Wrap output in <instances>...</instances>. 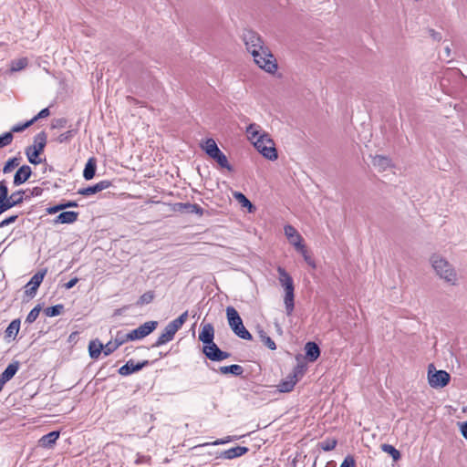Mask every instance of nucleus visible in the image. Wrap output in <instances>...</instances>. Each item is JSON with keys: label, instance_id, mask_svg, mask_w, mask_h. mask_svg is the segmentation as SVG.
I'll return each instance as SVG.
<instances>
[{"label": "nucleus", "instance_id": "nucleus-18", "mask_svg": "<svg viewBox=\"0 0 467 467\" xmlns=\"http://www.w3.org/2000/svg\"><path fill=\"white\" fill-rule=\"evenodd\" d=\"M78 215H79L78 212H74V211L61 212L54 219L53 222H54L55 224H58V223H61V224H64V223L70 224V223H75L78 220Z\"/></svg>", "mask_w": 467, "mask_h": 467}, {"label": "nucleus", "instance_id": "nucleus-58", "mask_svg": "<svg viewBox=\"0 0 467 467\" xmlns=\"http://www.w3.org/2000/svg\"><path fill=\"white\" fill-rule=\"evenodd\" d=\"M238 437L237 436H227L225 437L224 439H219V440H216L215 441H213L212 444L213 445H219V444H224V443H227V442H230L232 441H235L237 440Z\"/></svg>", "mask_w": 467, "mask_h": 467}, {"label": "nucleus", "instance_id": "nucleus-19", "mask_svg": "<svg viewBox=\"0 0 467 467\" xmlns=\"http://www.w3.org/2000/svg\"><path fill=\"white\" fill-rule=\"evenodd\" d=\"M249 451V448L244 446H236L222 451L219 458L232 460L240 457Z\"/></svg>", "mask_w": 467, "mask_h": 467}, {"label": "nucleus", "instance_id": "nucleus-42", "mask_svg": "<svg viewBox=\"0 0 467 467\" xmlns=\"http://www.w3.org/2000/svg\"><path fill=\"white\" fill-rule=\"evenodd\" d=\"M114 341L116 342V346L119 347V346L123 345L124 343H126L128 341H132V340L130 336V332L125 333L124 331L119 330L116 333Z\"/></svg>", "mask_w": 467, "mask_h": 467}, {"label": "nucleus", "instance_id": "nucleus-44", "mask_svg": "<svg viewBox=\"0 0 467 467\" xmlns=\"http://www.w3.org/2000/svg\"><path fill=\"white\" fill-rule=\"evenodd\" d=\"M337 441L336 439H327L318 443L319 447L325 451H330L336 448Z\"/></svg>", "mask_w": 467, "mask_h": 467}, {"label": "nucleus", "instance_id": "nucleus-56", "mask_svg": "<svg viewBox=\"0 0 467 467\" xmlns=\"http://www.w3.org/2000/svg\"><path fill=\"white\" fill-rule=\"evenodd\" d=\"M355 465L356 462L354 457L352 455H348L340 464V467H355Z\"/></svg>", "mask_w": 467, "mask_h": 467}, {"label": "nucleus", "instance_id": "nucleus-61", "mask_svg": "<svg viewBox=\"0 0 467 467\" xmlns=\"http://www.w3.org/2000/svg\"><path fill=\"white\" fill-rule=\"evenodd\" d=\"M461 433L467 440V421L461 424Z\"/></svg>", "mask_w": 467, "mask_h": 467}, {"label": "nucleus", "instance_id": "nucleus-38", "mask_svg": "<svg viewBox=\"0 0 467 467\" xmlns=\"http://www.w3.org/2000/svg\"><path fill=\"white\" fill-rule=\"evenodd\" d=\"M296 360L298 361V363L296 364V366L293 369V373L290 375L292 377V379H296L299 377H302L306 369V365L303 362H300V356H296Z\"/></svg>", "mask_w": 467, "mask_h": 467}, {"label": "nucleus", "instance_id": "nucleus-62", "mask_svg": "<svg viewBox=\"0 0 467 467\" xmlns=\"http://www.w3.org/2000/svg\"><path fill=\"white\" fill-rule=\"evenodd\" d=\"M430 33H431V36L435 39V40H441V36L440 33H437L435 32L433 29H431L430 30Z\"/></svg>", "mask_w": 467, "mask_h": 467}, {"label": "nucleus", "instance_id": "nucleus-52", "mask_svg": "<svg viewBox=\"0 0 467 467\" xmlns=\"http://www.w3.org/2000/svg\"><path fill=\"white\" fill-rule=\"evenodd\" d=\"M13 207L15 206L13 205V202H11L10 198H7L5 200H0V214Z\"/></svg>", "mask_w": 467, "mask_h": 467}, {"label": "nucleus", "instance_id": "nucleus-57", "mask_svg": "<svg viewBox=\"0 0 467 467\" xmlns=\"http://www.w3.org/2000/svg\"><path fill=\"white\" fill-rule=\"evenodd\" d=\"M17 218H18V215H16V214L11 215V216L5 218L2 222H0V228H3L5 226H7V225L15 223Z\"/></svg>", "mask_w": 467, "mask_h": 467}, {"label": "nucleus", "instance_id": "nucleus-34", "mask_svg": "<svg viewBox=\"0 0 467 467\" xmlns=\"http://www.w3.org/2000/svg\"><path fill=\"white\" fill-rule=\"evenodd\" d=\"M21 161V157H13L10 158L3 167V173L7 174L14 171L16 167L19 166Z\"/></svg>", "mask_w": 467, "mask_h": 467}, {"label": "nucleus", "instance_id": "nucleus-27", "mask_svg": "<svg viewBox=\"0 0 467 467\" xmlns=\"http://www.w3.org/2000/svg\"><path fill=\"white\" fill-rule=\"evenodd\" d=\"M103 344L99 340H91L88 344V353L92 359H96L103 352Z\"/></svg>", "mask_w": 467, "mask_h": 467}, {"label": "nucleus", "instance_id": "nucleus-22", "mask_svg": "<svg viewBox=\"0 0 467 467\" xmlns=\"http://www.w3.org/2000/svg\"><path fill=\"white\" fill-rule=\"evenodd\" d=\"M47 136L45 131H40L34 137V144L27 148H32L33 150L39 151L42 153L47 145Z\"/></svg>", "mask_w": 467, "mask_h": 467}, {"label": "nucleus", "instance_id": "nucleus-30", "mask_svg": "<svg viewBox=\"0 0 467 467\" xmlns=\"http://www.w3.org/2000/svg\"><path fill=\"white\" fill-rule=\"evenodd\" d=\"M20 324H21V321L19 318H16V319H14L13 321H11V323L9 324V326L6 327V329L5 331V338H10V337L16 338V337L17 336L19 329H20Z\"/></svg>", "mask_w": 467, "mask_h": 467}, {"label": "nucleus", "instance_id": "nucleus-9", "mask_svg": "<svg viewBox=\"0 0 467 467\" xmlns=\"http://www.w3.org/2000/svg\"><path fill=\"white\" fill-rule=\"evenodd\" d=\"M158 327V322L151 320L140 325L139 327L130 331L131 340L142 339L152 333Z\"/></svg>", "mask_w": 467, "mask_h": 467}, {"label": "nucleus", "instance_id": "nucleus-50", "mask_svg": "<svg viewBox=\"0 0 467 467\" xmlns=\"http://www.w3.org/2000/svg\"><path fill=\"white\" fill-rule=\"evenodd\" d=\"M31 125H33V121L31 119H29V120L26 121L25 123H19V124L13 126L9 132H11L12 134L15 132L16 133L22 132L26 129L29 128Z\"/></svg>", "mask_w": 467, "mask_h": 467}, {"label": "nucleus", "instance_id": "nucleus-2", "mask_svg": "<svg viewBox=\"0 0 467 467\" xmlns=\"http://www.w3.org/2000/svg\"><path fill=\"white\" fill-rule=\"evenodd\" d=\"M188 318V311H184L174 320L171 321L163 329L161 334L159 336L157 340L152 344L151 348L161 347L170 341H171L176 332L183 326Z\"/></svg>", "mask_w": 467, "mask_h": 467}, {"label": "nucleus", "instance_id": "nucleus-33", "mask_svg": "<svg viewBox=\"0 0 467 467\" xmlns=\"http://www.w3.org/2000/svg\"><path fill=\"white\" fill-rule=\"evenodd\" d=\"M28 65V59L26 57H21L11 61L10 71L17 72L26 68Z\"/></svg>", "mask_w": 467, "mask_h": 467}, {"label": "nucleus", "instance_id": "nucleus-6", "mask_svg": "<svg viewBox=\"0 0 467 467\" xmlns=\"http://www.w3.org/2000/svg\"><path fill=\"white\" fill-rule=\"evenodd\" d=\"M254 145L265 159L269 161H275L278 158L275 142L267 133H262L255 140H254Z\"/></svg>", "mask_w": 467, "mask_h": 467}, {"label": "nucleus", "instance_id": "nucleus-24", "mask_svg": "<svg viewBox=\"0 0 467 467\" xmlns=\"http://www.w3.org/2000/svg\"><path fill=\"white\" fill-rule=\"evenodd\" d=\"M97 171V161L94 157H91L88 160L85 164V168L83 171V177L86 181H89L94 178Z\"/></svg>", "mask_w": 467, "mask_h": 467}, {"label": "nucleus", "instance_id": "nucleus-35", "mask_svg": "<svg viewBox=\"0 0 467 467\" xmlns=\"http://www.w3.org/2000/svg\"><path fill=\"white\" fill-rule=\"evenodd\" d=\"M25 153L27 157L28 161L31 164L37 165L41 163L43 161L39 158V155L41 154L39 151L33 150L32 148H26Z\"/></svg>", "mask_w": 467, "mask_h": 467}, {"label": "nucleus", "instance_id": "nucleus-48", "mask_svg": "<svg viewBox=\"0 0 467 467\" xmlns=\"http://www.w3.org/2000/svg\"><path fill=\"white\" fill-rule=\"evenodd\" d=\"M258 128H259V126H257L255 124H250L247 127L246 132H247L248 138L250 140H255L261 135V134H259Z\"/></svg>", "mask_w": 467, "mask_h": 467}, {"label": "nucleus", "instance_id": "nucleus-49", "mask_svg": "<svg viewBox=\"0 0 467 467\" xmlns=\"http://www.w3.org/2000/svg\"><path fill=\"white\" fill-rule=\"evenodd\" d=\"M14 136L11 132H5L0 135V148H4L12 143Z\"/></svg>", "mask_w": 467, "mask_h": 467}, {"label": "nucleus", "instance_id": "nucleus-17", "mask_svg": "<svg viewBox=\"0 0 467 467\" xmlns=\"http://www.w3.org/2000/svg\"><path fill=\"white\" fill-rule=\"evenodd\" d=\"M285 234L289 240V242L296 247V248H302L303 244V238L298 234L296 229L292 225H285Z\"/></svg>", "mask_w": 467, "mask_h": 467}, {"label": "nucleus", "instance_id": "nucleus-59", "mask_svg": "<svg viewBox=\"0 0 467 467\" xmlns=\"http://www.w3.org/2000/svg\"><path fill=\"white\" fill-rule=\"evenodd\" d=\"M29 192H30V196L37 197V196L42 195L44 190H43V188H41L39 186H36L33 189H31Z\"/></svg>", "mask_w": 467, "mask_h": 467}, {"label": "nucleus", "instance_id": "nucleus-1", "mask_svg": "<svg viewBox=\"0 0 467 467\" xmlns=\"http://www.w3.org/2000/svg\"><path fill=\"white\" fill-rule=\"evenodd\" d=\"M277 272L279 275V283L285 289L284 303L285 306V312L287 316H290L295 308L294 281L285 268L278 266Z\"/></svg>", "mask_w": 467, "mask_h": 467}, {"label": "nucleus", "instance_id": "nucleus-53", "mask_svg": "<svg viewBox=\"0 0 467 467\" xmlns=\"http://www.w3.org/2000/svg\"><path fill=\"white\" fill-rule=\"evenodd\" d=\"M67 123V119L65 118L55 119L52 121V129H62L65 128Z\"/></svg>", "mask_w": 467, "mask_h": 467}, {"label": "nucleus", "instance_id": "nucleus-28", "mask_svg": "<svg viewBox=\"0 0 467 467\" xmlns=\"http://www.w3.org/2000/svg\"><path fill=\"white\" fill-rule=\"evenodd\" d=\"M201 148L209 157L215 155V153L220 150L215 140L212 138L207 139L203 143H201Z\"/></svg>", "mask_w": 467, "mask_h": 467}, {"label": "nucleus", "instance_id": "nucleus-47", "mask_svg": "<svg viewBox=\"0 0 467 467\" xmlns=\"http://www.w3.org/2000/svg\"><path fill=\"white\" fill-rule=\"evenodd\" d=\"M41 311L40 305H36L27 315L26 318V323L31 324L36 321L39 313Z\"/></svg>", "mask_w": 467, "mask_h": 467}, {"label": "nucleus", "instance_id": "nucleus-55", "mask_svg": "<svg viewBox=\"0 0 467 467\" xmlns=\"http://www.w3.org/2000/svg\"><path fill=\"white\" fill-rule=\"evenodd\" d=\"M49 115H50L49 109L48 108H45V109H41L34 118H32L31 120L33 121V124H34L38 119L47 118Z\"/></svg>", "mask_w": 467, "mask_h": 467}, {"label": "nucleus", "instance_id": "nucleus-45", "mask_svg": "<svg viewBox=\"0 0 467 467\" xmlns=\"http://www.w3.org/2000/svg\"><path fill=\"white\" fill-rule=\"evenodd\" d=\"M77 133V130H69L62 134H60L57 138V141L58 143H66V142H69L72 138L76 135Z\"/></svg>", "mask_w": 467, "mask_h": 467}, {"label": "nucleus", "instance_id": "nucleus-43", "mask_svg": "<svg viewBox=\"0 0 467 467\" xmlns=\"http://www.w3.org/2000/svg\"><path fill=\"white\" fill-rule=\"evenodd\" d=\"M154 296H155V295H154L153 291H148L140 296V298L137 301V305L138 306L148 305L153 301Z\"/></svg>", "mask_w": 467, "mask_h": 467}, {"label": "nucleus", "instance_id": "nucleus-12", "mask_svg": "<svg viewBox=\"0 0 467 467\" xmlns=\"http://www.w3.org/2000/svg\"><path fill=\"white\" fill-rule=\"evenodd\" d=\"M148 365H150L149 360H143L141 362L135 363L133 359H130L129 361L126 362V364H124L122 367L119 368L118 372L121 376H128L134 372L140 371Z\"/></svg>", "mask_w": 467, "mask_h": 467}, {"label": "nucleus", "instance_id": "nucleus-5", "mask_svg": "<svg viewBox=\"0 0 467 467\" xmlns=\"http://www.w3.org/2000/svg\"><path fill=\"white\" fill-rule=\"evenodd\" d=\"M252 56L254 61L260 68L270 74L276 72L278 68L277 62L268 47L260 51H254V49H253Z\"/></svg>", "mask_w": 467, "mask_h": 467}, {"label": "nucleus", "instance_id": "nucleus-8", "mask_svg": "<svg viewBox=\"0 0 467 467\" xmlns=\"http://www.w3.org/2000/svg\"><path fill=\"white\" fill-rule=\"evenodd\" d=\"M242 38L247 51L250 52L251 55L253 54V49H254V51H260L266 47L260 35L252 29H244L242 34Z\"/></svg>", "mask_w": 467, "mask_h": 467}, {"label": "nucleus", "instance_id": "nucleus-3", "mask_svg": "<svg viewBox=\"0 0 467 467\" xmlns=\"http://www.w3.org/2000/svg\"><path fill=\"white\" fill-rule=\"evenodd\" d=\"M226 317L229 327L238 337L245 340L253 339L252 334L245 328L239 313L234 306H227Z\"/></svg>", "mask_w": 467, "mask_h": 467}, {"label": "nucleus", "instance_id": "nucleus-21", "mask_svg": "<svg viewBox=\"0 0 467 467\" xmlns=\"http://www.w3.org/2000/svg\"><path fill=\"white\" fill-rule=\"evenodd\" d=\"M19 366L20 363L17 360L10 363L0 375V380H2L5 384L9 381L18 371Z\"/></svg>", "mask_w": 467, "mask_h": 467}, {"label": "nucleus", "instance_id": "nucleus-37", "mask_svg": "<svg viewBox=\"0 0 467 467\" xmlns=\"http://www.w3.org/2000/svg\"><path fill=\"white\" fill-rule=\"evenodd\" d=\"M258 336L261 341L271 350L276 349V345L275 341L267 336L266 332L264 329H258Z\"/></svg>", "mask_w": 467, "mask_h": 467}, {"label": "nucleus", "instance_id": "nucleus-25", "mask_svg": "<svg viewBox=\"0 0 467 467\" xmlns=\"http://www.w3.org/2000/svg\"><path fill=\"white\" fill-rule=\"evenodd\" d=\"M214 371H217L221 374H233L234 376H242L244 373V368L237 364H233L229 366H222L218 369L213 368Z\"/></svg>", "mask_w": 467, "mask_h": 467}, {"label": "nucleus", "instance_id": "nucleus-29", "mask_svg": "<svg viewBox=\"0 0 467 467\" xmlns=\"http://www.w3.org/2000/svg\"><path fill=\"white\" fill-rule=\"evenodd\" d=\"M211 158L214 160L221 168L226 169L229 171H233V166L229 163L227 157L221 150H219L215 155H213Z\"/></svg>", "mask_w": 467, "mask_h": 467}, {"label": "nucleus", "instance_id": "nucleus-40", "mask_svg": "<svg viewBox=\"0 0 467 467\" xmlns=\"http://www.w3.org/2000/svg\"><path fill=\"white\" fill-rule=\"evenodd\" d=\"M26 194V191L24 190H18L11 193V195H8V198H10L11 202H13L14 206L20 205L24 202V195Z\"/></svg>", "mask_w": 467, "mask_h": 467}, {"label": "nucleus", "instance_id": "nucleus-4", "mask_svg": "<svg viewBox=\"0 0 467 467\" xmlns=\"http://www.w3.org/2000/svg\"><path fill=\"white\" fill-rule=\"evenodd\" d=\"M436 274L446 282L455 285L456 273L451 265L440 255L433 254L431 258Z\"/></svg>", "mask_w": 467, "mask_h": 467}, {"label": "nucleus", "instance_id": "nucleus-26", "mask_svg": "<svg viewBox=\"0 0 467 467\" xmlns=\"http://www.w3.org/2000/svg\"><path fill=\"white\" fill-rule=\"evenodd\" d=\"M58 437L59 431H50L40 439L39 443L42 447L51 448L56 443Z\"/></svg>", "mask_w": 467, "mask_h": 467}, {"label": "nucleus", "instance_id": "nucleus-10", "mask_svg": "<svg viewBox=\"0 0 467 467\" xmlns=\"http://www.w3.org/2000/svg\"><path fill=\"white\" fill-rule=\"evenodd\" d=\"M202 353L212 361H222L231 357V353L221 350L214 342L203 346Z\"/></svg>", "mask_w": 467, "mask_h": 467}, {"label": "nucleus", "instance_id": "nucleus-41", "mask_svg": "<svg viewBox=\"0 0 467 467\" xmlns=\"http://www.w3.org/2000/svg\"><path fill=\"white\" fill-rule=\"evenodd\" d=\"M63 310H64V305L57 304L56 306L47 307L44 310V313L46 314L47 317H57L58 315H60L63 312Z\"/></svg>", "mask_w": 467, "mask_h": 467}, {"label": "nucleus", "instance_id": "nucleus-63", "mask_svg": "<svg viewBox=\"0 0 467 467\" xmlns=\"http://www.w3.org/2000/svg\"><path fill=\"white\" fill-rule=\"evenodd\" d=\"M31 197H32V196H30V193H29V194H26H26L24 195V201H28V200H30V199H31Z\"/></svg>", "mask_w": 467, "mask_h": 467}, {"label": "nucleus", "instance_id": "nucleus-14", "mask_svg": "<svg viewBox=\"0 0 467 467\" xmlns=\"http://www.w3.org/2000/svg\"><path fill=\"white\" fill-rule=\"evenodd\" d=\"M111 182L108 180L100 181L98 183L88 186L86 188H81L78 191V193L83 196H90L96 194L103 190L108 189L111 186Z\"/></svg>", "mask_w": 467, "mask_h": 467}, {"label": "nucleus", "instance_id": "nucleus-13", "mask_svg": "<svg viewBox=\"0 0 467 467\" xmlns=\"http://www.w3.org/2000/svg\"><path fill=\"white\" fill-rule=\"evenodd\" d=\"M174 212L196 213L200 216L203 215L204 210L197 203L176 202L173 204Z\"/></svg>", "mask_w": 467, "mask_h": 467}, {"label": "nucleus", "instance_id": "nucleus-23", "mask_svg": "<svg viewBox=\"0 0 467 467\" xmlns=\"http://www.w3.org/2000/svg\"><path fill=\"white\" fill-rule=\"evenodd\" d=\"M78 204L76 201H62L57 205L50 206L47 208V213L48 214H55L58 212H65L64 210L67 208L78 207Z\"/></svg>", "mask_w": 467, "mask_h": 467}, {"label": "nucleus", "instance_id": "nucleus-46", "mask_svg": "<svg viewBox=\"0 0 467 467\" xmlns=\"http://www.w3.org/2000/svg\"><path fill=\"white\" fill-rule=\"evenodd\" d=\"M300 254L303 255L304 260L306 263L310 265L311 267L315 268L316 264L313 258L308 254V252L304 244H302V248H296Z\"/></svg>", "mask_w": 467, "mask_h": 467}, {"label": "nucleus", "instance_id": "nucleus-36", "mask_svg": "<svg viewBox=\"0 0 467 467\" xmlns=\"http://www.w3.org/2000/svg\"><path fill=\"white\" fill-rule=\"evenodd\" d=\"M380 448L382 451L389 454L394 462L399 461L401 457L400 451H398L394 446L390 444L383 443L380 445Z\"/></svg>", "mask_w": 467, "mask_h": 467}, {"label": "nucleus", "instance_id": "nucleus-16", "mask_svg": "<svg viewBox=\"0 0 467 467\" xmlns=\"http://www.w3.org/2000/svg\"><path fill=\"white\" fill-rule=\"evenodd\" d=\"M214 327L213 324L207 323L202 325V329L199 333V340L202 342L203 346L213 343Z\"/></svg>", "mask_w": 467, "mask_h": 467}, {"label": "nucleus", "instance_id": "nucleus-64", "mask_svg": "<svg viewBox=\"0 0 467 467\" xmlns=\"http://www.w3.org/2000/svg\"><path fill=\"white\" fill-rule=\"evenodd\" d=\"M317 457H316V459L314 460L311 467H317Z\"/></svg>", "mask_w": 467, "mask_h": 467}, {"label": "nucleus", "instance_id": "nucleus-31", "mask_svg": "<svg viewBox=\"0 0 467 467\" xmlns=\"http://www.w3.org/2000/svg\"><path fill=\"white\" fill-rule=\"evenodd\" d=\"M391 161L385 156L376 155L372 159V164L374 167L379 168V171H385L390 166Z\"/></svg>", "mask_w": 467, "mask_h": 467}, {"label": "nucleus", "instance_id": "nucleus-11", "mask_svg": "<svg viewBox=\"0 0 467 467\" xmlns=\"http://www.w3.org/2000/svg\"><path fill=\"white\" fill-rule=\"evenodd\" d=\"M47 272V269H42L38 272H36L32 277L31 279L29 280V282L26 284V295L30 296V297H34L36 294V291L39 287V285H41V283L43 282V279L46 275Z\"/></svg>", "mask_w": 467, "mask_h": 467}, {"label": "nucleus", "instance_id": "nucleus-54", "mask_svg": "<svg viewBox=\"0 0 467 467\" xmlns=\"http://www.w3.org/2000/svg\"><path fill=\"white\" fill-rule=\"evenodd\" d=\"M8 187L5 180L0 181V200H5L8 198Z\"/></svg>", "mask_w": 467, "mask_h": 467}, {"label": "nucleus", "instance_id": "nucleus-60", "mask_svg": "<svg viewBox=\"0 0 467 467\" xmlns=\"http://www.w3.org/2000/svg\"><path fill=\"white\" fill-rule=\"evenodd\" d=\"M78 282V277H74L72 279H70L67 283H66L64 285V287L66 289H71L72 287H74L76 285V284Z\"/></svg>", "mask_w": 467, "mask_h": 467}, {"label": "nucleus", "instance_id": "nucleus-39", "mask_svg": "<svg viewBox=\"0 0 467 467\" xmlns=\"http://www.w3.org/2000/svg\"><path fill=\"white\" fill-rule=\"evenodd\" d=\"M234 196L241 203L243 207L248 208V211L250 213L255 209L253 203L242 192H234Z\"/></svg>", "mask_w": 467, "mask_h": 467}, {"label": "nucleus", "instance_id": "nucleus-20", "mask_svg": "<svg viewBox=\"0 0 467 467\" xmlns=\"http://www.w3.org/2000/svg\"><path fill=\"white\" fill-rule=\"evenodd\" d=\"M306 358L309 362L316 361L320 356V348L316 342L309 341L305 346Z\"/></svg>", "mask_w": 467, "mask_h": 467}, {"label": "nucleus", "instance_id": "nucleus-32", "mask_svg": "<svg viewBox=\"0 0 467 467\" xmlns=\"http://www.w3.org/2000/svg\"><path fill=\"white\" fill-rule=\"evenodd\" d=\"M298 381L297 379H294L291 376H288L286 379L282 380L278 385V390L280 392H290L293 390L295 385Z\"/></svg>", "mask_w": 467, "mask_h": 467}, {"label": "nucleus", "instance_id": "nucleus-7", "mask_svg": "<svg viewBox=\"0 0 467 467\" xmlns=\"http://www.w3.org/2000/svg\"><path fill=\"white\" fill-rule=\"evenodd\" d=\"M451 375L445 370H436L433 364L428 368V381L432 388H443L450 382Z\"/></svg>", "mask_w": 467, "mask_h": 467}, {"label": "nucleus", "instance_id": "nucleus-15", "mask_svg": "<svg viewBox=\"0 0 467 467\" xmlns=\"http://www.w3.org/2000/svg\"><path fill=\"white\" fill-rule=\"evenodd\" d=\"M32 175V169L30 166L28 165H22L21 167H19L15 175H14V179H13V184L14 186H19L23 183H25L26 181H28L30 179Z\"/></svg>", "mask_w": 467, "mask_h": 467}, {"label": "nucleus", "instance_id": "nucleus-51", "mask_svg": "<svg viewBox=\"0 0 467 467\" xmlns=\"http://www.w3.org/2000/svg\"><path fill=\"white\" fill-rule=\"evenodd\" d=\"M119 348V346H116V342L115 341H109L106 345H103V353L105 356H109L110 354H112L117 348Z\"/></svg>", "mask_w": 467, "mask_h": 467}]
</instances>
